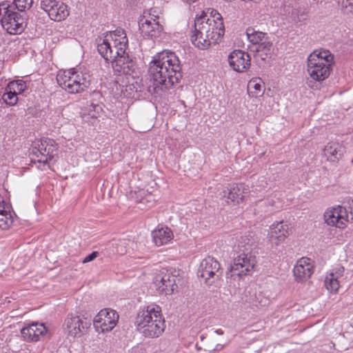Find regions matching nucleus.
<instances>
[{"label": "nucleus", "mask_w": 353, "mask_h": 353, "mask_svg": "<svg viewBox=\"0 0 353 353\" xmlns=\"http://www.w3.org/2000/svg\"><path fill=\"white\" fill-rule=\"evenodd\" d=\"M7 87L18 96L26 89V83L23 80L13 81L9 82Z\"/></svg>", "instance_id": "31"}, {"label": "nucleus", "mask_w": 353, "mask_h": 353, "mask_svg": "<svg viewBox=\"0 0 353 353\" xmlns=\"http://www.w3.org/2000/svg\"><path fill=\"white\" fill-rule=\"evenodd\" d=\"M246 35L248 40L254 45L257 46L265 40L268 39L269 37L263 32L255 30L252 28H248L246 30Z\"/></svg>", "instance_id": "28"}, {"label": "nucleus", "mask_w": 353, "mask_h": 353, "mask_svg": "<svg viewBox=\"0 0 353 353\" xmlns=\"http://www.w3.org/2000/svg\"><path fill=\"white\" fill-rule=\"evenodd\" d=\"M32 154L38 159L39 163L46 165L57 154L55 141L51 139H41L40 142L34 143Z\"/></svg>", "instance_id": "12"}, {"label": "nucleus", "mask_w": 353, "mask_h": 353, "mask_svg": "<svg viewBox=\"0 0 353 353\" xmlns=\"http://www.w3.org/2000/svg\"><path fill=\"white\" fill-rule=\"evenodd\" d=\"M254 244V239L250 234L241 236L239 240V247L243 248V254L234 259L233 264L230 265L229 271L226 272L227 278L241 277L249 274L254 268L253 260L248 257L245 252H249L252 250V245Z\"/></svg>", "instance_id": "6"}, {"label": "nucleus", "mask_w": 353, "mask_h": 353, "mask_svg": "<svg viewBox=\"0 0 353 353\" xmlns=\"http://www.w3.org/2000/svg\"><path fill=\"white\" fill-rule=\"evenodd\" d=\"M324 220L329 225L343 228L347 221L345 208L339 205L327 209L324 213Z\"/></svg>", "instance_id": "14"}, {"label": "nucleus", "mask_w": 353, "mask_h": 353, "mask_svg": "<svg viewBox=\"0 0 353 353\" xmlns=\"http://www.w3.org/2000/svg\"><path fill=\"white\" fill-rule=\"evenodd\" d=\"M176 276L168 273L162 272L161 274L157 276L155 285L157 290L160 293L165 294H172L177 288L176 284Z\"/></svg>", "instance_id": "15"}, {"label": "nucleus", "mask_w": 353, "mask_h": 353, "mask_svg": "<svg viewBox=\"0 0 353 353\" xmlns=\"http://www.w3.org/2000/svg\"><path fill=\"white\" fill-rule=\"evenodd\" d=\"M137 331L145 337H159L163 332L165 325L159 305H148L138 312L134 321Z\"/></svg>", "instance_id": "3"}, {"label": "nucleus", "mask_w": 353, "mask_h": 353, "mask_svg": "<svg viewBox=\"0 0 353 353\" xmlns=\"http://www.w3.org/2000/svg\"><path fill=\"white\" fill-rule=\"evenodd\" d=\"M0 217V222H2V223H0V226H2L3 224H5L6 225H9L10 223H12V220L11 218H8L6 212H4V216H1Z\"/></svg>", "instance_id": "41"}, {"label": "nucleus", "mask_w": 353, "mask_h": 353, "mask_svg": "<svg viewBox=\"0 0 353 353\" xmlns=\"http://www.w3.org/2000/svg\"><path fill=\"white\" fill-rule=\"evenodd\" d=\"M59 1V0H41V8L48 14L54 6H57Z\"/></svg>", "instance_id": "36"}, {"label": "nucleus", "mask_w": 353, "mask_h": 353, "mask_svg": "<svg viewBox=\"0 0 353 353\" xmlns=\"http://www.w3.org/2000/svg\"><path fill=\"white\" fill-rule=\"evenodd\" d=\"M48 14L52 20L61 21L69 15V11L67 5L59 1L57 6H54Z\"/></svg>", "instance_id": "25"}, {"label": "nucleus", "mask_w": 353, "mask_h": 353, "mask_svg": "<svg viewBox=\"0 0 353 353\" xmlns=\"http://www.w3.org/2000/svg\"><path fill=\"white\" fill-rule=\"evenodd\" d=\"M2 99L7 105L13 106L17 104L18 101V97L6 86L5 88V92L2 95Z\"/></svg>", "instance_id": "32"}, {"label": "nucleus", "mask_w": 353, "mask_h": 353, "mask_svg": "<svg viewBox=\"0 0 353 353\" xmlns=\"http://www.w3.org/2000/svg\"><path fill=\"white\" fill-rule=\"evenodd\" d=\"M254 57L259 60L260 59L261 62H266L271 59L272 54H268L266 52H255Z\"/></svg>", "instance_id": "38"}, {"label": "nucleus", "mask_w": 353, "mask_h": 353, "mask_svg": "<svg viewBox=\"0 0 353 353\" xmlns=\"http://www.w3.org/2000/svg\"><path fill=\"white\" fill-rule=\"evenodd\" d=\"M222 273L219 263L210 256L204 259L201 262L197 271L198 276L202 278L204 283L209 286L220 281Z\"/></svg>", "instance_id": "9"}, {"label": "nucleus", "mask_w": 353, "mask_h": 353, "mask_svg": "<svg viewBox=\"0 0 353 353\" xmlns=\"http://www.w3.org/2000/svg\"><path fill=\"white\" fill-rule=\"evenodd\" d=\"M129 242L130 241L127 239H119L117 241H114L112 243V246L114 248L113 251L121 255L125 254L128 251Z\"/></svg>", "instance_id": "30"}, {"label": "nucleus", "mask_w": 353, "mask_h": 353, "mask_svg": "<svg viewBox=\"0 0 353 353\" xmlns=\"http://www.w3.org/2000/svg\"><path fill=\"white\" fill-rule=\"evenodd\" d=\"M294 275L299 282L309 279L313 274V265L309 258L303 257L299 259L293 270Z\"/></svg>", "instance_id": "17"}, {"label": "nucleus", "mask_w": 353, "mask_h": 353, "mask_svg": "<svg viewBox=\"0 0 353 353\" xmlns=\"http://www.w3.org/2000/svg\"><path fill=\"white\" fill-rule=\"evenodd\" d=\"M182 65L174 52L163 50L157 53L148 65V74L154 93L163 95L182 78Z\"/></svg>", "instance_id": "1"}, {"label": "nucleus", "mask_w": 353, "mask_h": 353, "mask_svg": "<svg viewBox=\"0 0 353 353\" xmlns=\"http://www.w3.org/2000/svg\"><path fill=\"white\" fill-rule=\"evenodd\" d=\"M216 19L207 18L206 15L195 19L194 32L191 37L193 45L201 49H208L212 44H216L224 35L225 27L222 17L217 13Z\"/></svg>", "instance_id": "2"}, {"label": "nucleus", "mask_w": 353, "mask_h": 353, "mask_svg": "<svg viewBox=\"0 0 353 353\" xmlns=\"http://www.w3.org/2000/svg\"><path fill=\"white\" fill-rule=\"evenodd\" d=\"M338 3L341 6L342 9L346 13L353 12V0H337Z\"/></svg>", "instance_id": "37"}, {"label": "nucleus", "mask_w": 353, "mask_h": 353, "mask_svg": "<svg viewBox=\"0 0 353 353\" xmlns=\"http://www.w3.org/2000/svg\"><path fill=\"white\" fill-rule=\"evenodd\" d=\"M323 152L328 161L334 162L342 157L344 149L339 142H330L325 146Z\"/></svg>", "instance_id": "23"}, {"label": "nucleus", "mask_w": 353, "mask_h": 353, "mask_svg": "<svg viewBox=\"0 0 353 353\" xmlns=\"http://www.w3.org/2000/svg\"><path fill=\"white\" fill-rule=\"evenodd\" d=\"M267 183L264 179L258 180L252 186V192H261L266 188Z\"/></svg>", "instance_id": "39"}, {"label": "nucleus", "mask_w": 353, "mask_h": 353, "mask_svg": "<svg viewBox=\"0 0 353 353\" xmlns=\"http://www.w3.org/2000/svg\"><path fill=\"white\" fill-rule=\"evenodd\" d=\"M141 91L140 82L136 80L133 77L131 80H128V83L125 85L123 94L128 98L137 99L139 97V92Z\"/></svg>", "instance_id": "27"}, {"label": "nucleus", "mask_w": 353, "mask_h": 353, "mask_svg": "<svg viewBox=\"0 0 353 353\" xmlns=\"http://www.w3.org/2000/svg\"><path fill=\"white\" fill-rule=\"evenodd\" d=\"M288 225L283 221H280L276 223H273L270 228L268 233L269 241L272 243L278 245L288 235Z\"/></svg>", "instance_id": "20"}, {"label": "nucleus", "mask_w": 353, "mask_h": 353, "mask_svg": "<svg viewBox=\"0 0 353 353\" xmlns=\"http://www.w3.org/2000/svg\"><path fill=\"white\" fill-rule=\"evenodd\" d=\"M334 64V55L327 50H315L307 57V72L312 79L307 81L309 87L318 89L319 84L327 79Z\"/></svg>", "instance_id": "4"}, {"label": "nucleus", "mask_w": 353, "mask_h": 353, "mask_svg": "<svg viewBox=\"0 0 353 353\" xmlns=\"http://www.w3.org/2000/svg\"><path fill=\"white\" fill-rule=\"evenodd\" d=\"M215 332H216V334H220V335H221V334H223V331H222V330H221V329L216 330L215 331Z\"/></svg>", "instance_id": "43"}, {"label": "nucleus", "mask_w": 353, "mask_h": 353, "mask_svg": "<svg viewBox=\"0 0 353 353\" xmlns=\"http://www.w3.org/2000/svg\"><path fill=\"white\" fill-rule=\"evenodd\" d=\"M154 243L157 246H161L168 243L173 238V234L168 228H161L152 232Z\"/></svg>", "instance_id": "24"}, {"label": "nucleus", "mask_w": 353, "mask_h": 353, "mask_svg": "<svg viewBox=\"0 0 353 353\" xmlns=\"http://www.w3.org/2000/svg\"><path fill=\"white\" fill-rule=\"evenodd\" d=\"M46 327L43 323H32L21 330L23 339L26 341H39L41 336L46 333Z\"/></svg>", "instance_id": "19"}, {"label": "nucleus", "mask_w": 353, "mask_h": 353, "mask_svg": "<svg viewBox=\"0 0 353 353\" xmlns=\"http://www.w3.org/2000/svg\"><path fill=\"white\" fill-rule=\"evenodd\" d=\"M154 19H156V20H157L156 17H151L150 20H151L152 21H153V20H154Z\"/></svg>", "instance_id": "44"}, {"label": "nucleus", "mask_w": 353, "mask_h": 353, "mask_svg": "<svg viewBox=\"0 0 353 353\" xmlns=\"http://www.w3.org/2000/svg\"><path fill=\"white\" fill-rule=\"evenodd\" d=\"M119 316L112 309L104 308L99 311L93 320L95 330L100 333L112 331L117 325Z\"/></svg>", "instance_id": "11"}, {"label": "nucleus", "mask_w": 353, "mask_h": 353, "mask_svg": "<svg viewBox=\"0 0 353 353\" xmlns=\"http://www.w3.org/2000/svg\"><path fill=\"white\" fill-rule=\"evenodd\" d=\"M230 67L237 72H246L251 65V57L248 52L234 50L228 57Z\"/></svg>", "instance_id": "13"}, {"label": "nucleus", "mask_w": 353, "mask_h": 353, "mask_svg": "<svg viewBox=\"0 0 353 353\" xmlns=\"http://www.w3.org/2000/svg\"><path fill=\"white\" fill-rule=\"evenodd\" d=\"M250 294L248 302L252 306L254 305L256 307H263L268 305L270 303L269 299L263 296L261 292L255 294L254 297H253L252 292H250Z\"/></svg>", "instance_id": "29"}, {"label": "nucleus", "mask_w": 353, "mask_h": 353, "mask_svg": "<svg viewBox=\"0 0 353 353\" xmlns=\"http://www.w3.org/2000/svg\"><path fill=\"white\" fill-rule=\"evenodd\" d=\"M128 44L125 31L122 29L110 32L104 38L97 39V50L101 57L107 61L114 63L119 58L125 55Z\"/></svg>", "instance_id": "5"}, {"label": "nucleus", "mask_w": 353, "mask_h": 353, "mask_svg": "<svg viewBox=\"0 0 353 353\" xmlns=\"http://www.w3.org/2000/svg\"><path fill=\"white\" fill-rule=\"evenodd\" d=\"M344 268L339 265L328 273L324 281L326 289L331 293L336 294L340 288L341 279L344 274Z\"/></svg>", "instance_id": "18"}, {"label": "nucleus", "mask_w": 353, "mask_h": 353, "mask_svg": "<svg viewBox=\"0 0 353 353\" xmlns=\"http://www.w3.org/2000/svg\"><path fill=\"white\" fill-rule=\"evenodd\" d=\"M246 190L243 184H236L224 189L222 195L227 198L228 202L230 201L234 203H239L248 193Z\"/></svg>", "instance_id": "21"}, {"label": "nucleus", "mask_w": 353, "mask_h": 353, "mask_svg": "<svg viewBox=\"0 0 353 353\" xmlns=\"http://www.w3.org/2000/svg\"><path fill=\"white\" fill-rule=\"evenodd\" d=\"M99 256L98 252H92L90 254H88L87 256H85L83 260L82 261L83 263H86L88 262H90L95 259Z\"/></svg>", "instance_id": "40"}, {"label": "nucleus", "mask_w": 353, "mask_h": 353, "mask_svg": "<svg viewBox=\"0 0 353 353\" xmlns=\"http://www.w3.org/2000/svg\"><path fill=\"white\" fill-rule=\"evenodd\" d=\"M139 26V30L143 36L152 38L159 37V34L163 30L162 26L156 19H154L153 21L145 19L144 21L140 22Z\"/></svg>", "instance_id": "22"}, {"label": "nucleus", "mask_w": 353, "mask_h": 353, "mask_svg": "<svg viewBox=\"0 0 353 353\" xmlns=\"http://www.w3.org/2000/svg\"><path fill=\"white\" fill-rule=\"evenodd\" d=\"M91 322L83 316L68 314L64 321L63 329L68 337H81L90 327Z\"/></svg>", "instance_id": "10"}, {"label": "nucleus", "mask_w": 353, "mask_h": 353, "mask_svg": "<svg viewBox=\"0 0 353 353\" xmlns=\"http://www.w3.org/2000/svg\"><path fill=\"white\" fill-rule=\"evenodd\" d=\"M14 6L8 1L0 2V23L10 34L21 33L26 27V17L12 10Z\"/></svg>", "instance_id": "7"}, {"label": "nucleus", "mask_w": 353, "mask_h": 353, "mask_svg": "<svg viewBox=\"0 0 353 353\" xmlns=\"http://www.w3.org/2000/svg\"><path fill=\"white\" fill-rule=\"evenodd\" d=\"M157 196L156 194L148 190H145L141 189L136 193V199L137 201L145 208H150L153 206L157 201Z\"/></svg>", "instance_id": "26"}, {"label": "nucleus", "mask_w": 353, "mask_h": 353, "mask_svg": "<svg viewBox=\"0 0 353 353\" xmlns=\"http://www.w3.org/2000/svg\"><path fill=\"white\" fill-rule=\"evenodd\" d=\"M33 3L32 0H14L11 3L14 6L12 10H17L19 12L25 11L29 9Z\"/></svg>", "instance_id": "33"}, {"label": "nucleus", "mask_w": 353, "mask_h": 353, "mask_svg": "<svg viewBox=\"0 0 353 353\" xmlns=\"http://www.w3.org/2000/svg\"><path fill=\"white\" fill-rule=\"evenodd\" d=\"M291 18L296 23H301L306 19L307 14L301 9H293L291 13Z\"/></svg>", "instance_id": "35"}, {"label": "nucleus", "mask_w": 353, "mask_h": 353, "mask_svg": "<svg viewBox=\"0 0 353 353\" xmlns=\"http://www.w3.org/2000/svg\"><path fill=\"white\" fill-rule=\"evenodd\" d=\"M253 87H254V88L255 90H259V91L261 90V85L259 83H254L253 85V81H250L249 83V88L250 89V88H253Z\"/></svg>", "instance_id": "42"}, {"label": "nucleus", "mask_w": 353, "mask_h": 353, "mask_svg": "<svg viewBox=\"0 0 353 353\" xmlns=\"http://www.w3.org/2000/svg\"><path fill=\"white\" fill-rule=\"evenodd\" d=\"M273 50V43L270 40V38L256 46V48L254 50V52H266L268 54H272Z\"/></svg>", "instance_id": "34"}, {"label": "nucleus", "mask_w": 353, "mask_h": 353, "mask_svg": "<svg viewBox=\"0 0 353 353\" xmlns=\"http://www.w3.org/2000/svg\"><path fill=\"white\" fill-rule=\"evenodd\" d=\"M57 81L60 87L72 94L83 91L90 84L88 74L77 72L74 68L59 71L57 75Z\"/></svg>", "instance_id": "8"}, {"label": "nucleus", "mask_w": 353, "mask_h": 353, "mask_svg": "<svg viewBox=\"0 0 353 353\" xmlns=\"http://www.w3.org/2000/svg\"><path fill=\"white\" fill-rule=\"evenodd\" d=\"M112 68L119 74L132 75L136 73L137 65L135 61L126 53L113 63Z\"/></svg>", "instance_id": "16"}]
</instances>
